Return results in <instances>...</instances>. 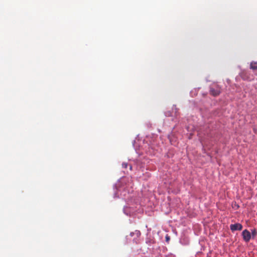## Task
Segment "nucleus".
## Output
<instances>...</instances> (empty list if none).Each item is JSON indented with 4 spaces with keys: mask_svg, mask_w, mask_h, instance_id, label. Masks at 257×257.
I'll list each match as a JSON object with an SVG mask.
<instances>
[{
    "mask_svg": "<svg viewBox=\"0 0 257 257\" xmlns=\"http://www.w3.org/2000/svg\"><path fill=\"white\" fill-rule=\"evenodd\" d=\"M243 239L245 242H248L251 238V234L247 229L244 230L242 232Z\"/></svg>",
    "mask_w": 257,
    "mask_h": 257,
    "instance_id": "obj_1",
    "label": "nucleus"
},
{
    "mask_svg": "<svg viewBox=\"0 0 257 257\" xmlns=\"http://www.w3.org/2000/svg\"><path fill=\"white\" fill-rule=\"evenodd\" d=\"M210 93L214 96H217L220 93V88L218 86L214 88L212 87L210 88Z\"/></svg>",
    "mask_w": 257,
    "mask_h": 257,
    "instance_id": "obj_3",
    "label": "nucleus"
},
{
    "mask_svg": "<svg viewBox=\"0 0 257 257\" xmlns=\"http://www.w3.org/2000/svg\"><path fill=\"white\" fill-rule=\"evenodd\" d=\"M122 167L124 168H127V164L126 163H123L122 164Z\"/></svg>",
    "mask_w": 257,
    "mask_h": 257,
    "instance_id": "obj_6",
    "label": "nucleus"
},
{
    "mask_svg": "<svg viewBox=\"0 0 257 257\" xmlns=\"http://www.w3.org/2000/svg\"><path fill=\"white\" fill-rule=\"evenodd\" d=\"M230 230L232 231L241 230L242 229V225L240 223L232 224L230 225Z\"/></svg>",
    "mask_w": 257,
    "mask_h": 257,
    "instance_id": "obj_2",
    "label": "nucleus"
},
{
    "mask_svg": "<svg viewBox=\"0 0 257 257\" xmlns=\"http://www.w3.org/2000/svg\"><path fill=\"white\" fill-rule=\"evenodd\" d=\"M250 68L253 70H257V62H251L250 64Z\"/></svg>",
    "mask_w": 257,
    "mask_h": 257,
    "instance_id": "obj_4",
    "label": "nucleus"
},
{
    "mask_svg": "<svg viewBox=\"0 0 257 257\" xmlns=\"http://www.w3.org/2000/svg\"><path fill=\"white\" fill-rule=\"evenodd\" d=\"M251 234L253 237L255 236L257 234V232L255 229H253L251 230Z\"/></svg>",
    "mask_w": 257,
    "mask_h": 257,
    "instance_id": "obj_5",
    "label": "nucleus"
},
{
    "mask_svg": "<svg viewBox=\"0 0 257 257\" xmlns=\"http://www.w3.org/2000/svg\"><path fill=\"white\" fill-rule=\"evenodd\" d=\"M166 240H167V241H168V240L170 239V238H169V236H167L166 237Z\"/></svg>",
    "mask_w": 257,
    "mask_h": 257,
    "instance_id": "obj_7",
    "label": "nucleus"
}]
</instances>
